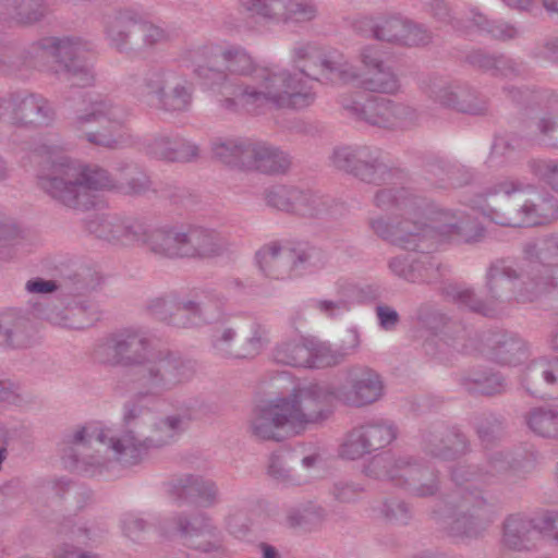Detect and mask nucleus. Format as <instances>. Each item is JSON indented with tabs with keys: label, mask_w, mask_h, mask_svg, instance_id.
<instances>
[{
	"label": "nucleus",
	"mask_w": 558,
	"mask_h": 558,
	"mask_svg": "<svg viewBox=\"0 0 558 558\" xmlns=\"http://www.w3.org/2000/svg\"><path fill=\"white\" fill-rule=\"evenodd\" d=\"M322 399L317 385L300 388L289 399H276L258 405L252 418L253 433L263 439H280L296 434L319 420L314 408Z\"/></svg>",
	"instance_id": "nucleus-1"
},
{
	"label": "nucleus",
	"mask_w": 558,
	"mask_h": 558,
	"mask_svg": "<svg viewBox=\"0 0 558 558\" xmlns=\"http://www.w3.org/2000/svg\"><path fill=\"white\" fill-rule=\"evenodd\" d=\"M39 184L64 205L84 209L93 205L94 192L111 186L104 170L83 169L64 161L53 162Z\"/></svg>",
	"instance_id": "nucleus-2"
},
{
	"label": "nucleus",
	"mask_w": 558,
	"mask_h": 558,
	"mask_svg": "<svg viewBox=\"0 0 558 558\" xmlns=\"http://www.w3.org/2000/svg\"><path fill=\"white\" fill-rule=\"evenodd\" d=\"M215 155L227 163L265 173H278L289 166V159L283 153L265 144L242 146L229 141L217 144Z\"/></svg>",
	"instance_id": "nucleus-3"
},
{
	"label": "nucleus",
	"mask_w": 558,
	"mask_h": 558,
	"mask_svg": "<svg viewBox=\"0 0 558 558\" xmlns=\"http://www.w3.org/2000/svg\"><path fill=\"white\" fill-rule=\"evenodd\" d=\"M311 73H300V77L294 80L286 77L283 74L274 75L264 82V88L267 90L245 92L242 99L245 102L270 101L278 107L304 108L308 106L313 99V94L306 87V81L310 75L317 74L307 68Z\"/></svg>",
	"instance_id": "nucleus-4"
},
{
	"label": "nucleus",
	"mask_w": 558,
	"mask_h": 558,
	"mask_svg": "<svg viewBox=\"0 0 558 558\" xmlns=\"http://www.w3.org/2000/svg\"><path fill=\"white\" fill-rule=\"evenodd\" d=\"M110 430H104L97 424H90L77 430L73 438L75 451L80 454L88 456L90 450L101 451V447L112 450L116 458L126 465L136 463L145 451V445L133 444V437L125 435L123 438L116 439L113 436L108 438Z\"/></svg>",
	"instance_id": "nucleus-5"
},
{
	"label": "nucleus",
	"mask_w": 558,
	"mask_h": 558,
	"mask_svg": "<svg viewBox=\"0 0 558 558\" xmlns=\"http://www.w3.org/2000/svg\"><path fill=\"white\" fill-rule=\"evenodd\" d=\"M242 5L274 24L310 22L317 15L312 0H240Z\"/></svg>",
	"instance_id": "nucleus-6"
},
{
	"label": "nucleus",
	"mask_w": 558,
	"mask_h": 558,
	"mask_svg": "<svg viewBox=\"0 0 558 558\" xmlns=\"http://www.w3.org/2000/svg\"><path fill=\"white\" fill-rule=\"evenodd\" d=\"M149 241L154 251L170 257L206 256L213 252L208 248L210 238L196 230L189 234H172L157 231L150 235Z\"/></svg>",
	"instance_id": "nucleus-7"
},
{
	"label": "nucleus",
	"mask_w": 558,
	"mask_h": 558,
	"mask_svg": "<svg viewBox=\"0 0 558 558\" xmlns=\"http://www.w3.org/2000/svg\"><path fill=\"white\" fill-rule=\"evenodd\" d=\"M531 527V522L524 521L519 517L509 518L505 524V543L513 548L523 547V537L529 534H534L536 531L558 541V514L556 517L544 515L543 518H538L534 522L533 529Z\"/></svg>",
	"instance_id": "nucleus-8"
},
{
	"label": "nucleus",
	"mask_w": 558,
	"mask_h": 558,
	"mask_svg": "<svg viewBox=\"0 0 558 558\" xmlns=\"http://www.w3.org/2000/svg\"><path fill=\"white\" fill-rule=\"evenodd\" d=\"M259 269L270 278L279 279L292 276L296 268L294 253L276 243L264 246L256 255Z\"/></svg>",
	"instance_id": "nucleus-9"
},
{
	"label": "nucleus",
	"mask_w": 558,
	"mask_h": 558,
	"mask_svg": "<svg viewBox=\"0 0 558 558\" xmlns=\"http://www.w3.org/2000/svg\"><path fill=\"white\" fill-rule=\"evenodd\" d=\"M276 357L281 363L303 367H325L338 362L330 349L325 345L310 348L306 344H294L279 351Z\"/></svg>",
	"instance_id": "nucleus-10"
},
{
	"label": "nucleus",
	"mask_w": 558,
	"mask_h": 558,
	"mask_svg": "<svg viewBox=\"0 0 558 558\" xmlns=\"http://www.w3.org/2000/svg\"><path fill=\"white\" fill-rule=\"evenodd\" d=\"M363 62L367 68L364 81L366 88L381 93H393L397 89L395 75L385 70L376 57L365 54Z\"/></svg>",
	"instance_id": "nucleus-11"
},
{
	"label": "nucleus",
	"mask_w": 558,
	"mask_h": 558,
	"mask_svg": "<svg viewBox=\"0 0 558 558\" xmlns=\"http://www.w3.org/2000/svg\"><path fill=\"white\" fill-rule=\"evenodd\" d=\"M112 31L119 35H124L125 33L163 32L160 26L156 25L145 15L132 10L121 12L114 17Z\"/></svg>",
	"instance_id": "nucleus-12"
},
{
	"label": "nucleus",
	"mask_w": 558,
	"mask_h": 558,
	"mask_svg": "<svg viewBox=\"0 0 558 558\" xmlns=\"http://www.w3.org/2000/svg\"><path fill=\"white\" fill-rule=\"evenodd\" d=\"M383 393V384L379 376L373 372H365L354 385L352 403L364 405L379 399Z\"/></svg>",
	"instance_id": "nucleus-13"
},
{
	"label": "nucleus",
	"mask_w": 558,
	"mask_h": 558,
	"mask_svg": "<svg viewBox=\"0 0 558 558\" xmlns=\"http://www.w3.org/2000/svg\"><path fill=\"white\" fill-rule=\"evenodd\" d=\"M464 29L470 33H488L492 35H510L514 27L504 22H492L477 10H471L465 20Z\"/></svg>",
	"instance_id": "nucleus-14"
},
{
	"label": "nucleus",
	"mask_w": 558,
	"mask_h": 558,
	"mask_svg": "<svg viewBox=\"0 0 558 558\" xmlns=\"http://www.w3.org/2000/svg\"><path fill=\"white\" fill-rule=\"evenodd\" d=\"M5 11L16 20L17 23L31 24L37 22L45 14V7L36 1H21L15 4V1H5Z\"/></svg>",
	"instance_id": "nucleus-15"
},
{
	"label": "nucleus",
	"mask_w": 558,
	"mask_h": 558,
	"mask_svg": "<svg viewBox=\"0 0 558 558\" xmlns=\"http://www.w3.org/2000/svg\"><path fill=\"white\" fill-rule=\"evenodd\" d=\"M530 427L537 434L558 438V412L536 411L529 420Z\"/></svg>",
	"instance_id": "nucleus-16"
},
{
	"label": "nucleus",
	"mask_w": 558,
	"mask_h": 558,
	"mask_svg": "<svg viewBox=\"0 0 558 558\" xmlns=\"http://www.w3.org/2000/svg\"><path fill=\"white\" fill-rule=\"evenodd\" d=\"M423 31L420 24L402 16L379 17V35H404Z\"/></svg>",
	"instance_id": "nucleus-17"
},
{
	"label": "nucleus",
	"mask_w": 558,
	"mask_h": 558,
	"mask_svg": "<svg viewBox=\"0 0 558 558\" xmlns=\"http://www.w3.org/2000/svg\"><path fill=\"white\" fill-rule=\"evenodd\" d=\"M361 430L371 450L379 449L390 444L396 437L395 429L387 424L369 425L362 427Z\"/></svg>",
	"instance_id": "nucleus-18"
},
{
	"label": "nucleus",
	"mask_w": 558,
	"mask_h": 558,
	"mask_svg": "<svg viewBox=\"0 0 558 558\" xmlns=\"http://www.w3.org/2000/svg\"><path fill=\"white\" fill-rule=\"evenodd\" d=\"M368 451H371V449L367 445L366 438H364V434H362L361 428L351 432L340 447V456L348 460H355L361 458Z\"/></svg>",
	"instance_id": "nucleus-19"
},
{
	"label": "nucleus",
	"mask_w": 558,
	"mask_h": 558,
	"mask_svg": "<svg viewBox=\"0 0 558 558\" xmlns=\"http://www.w3.org/2000/svg\"><path fill=\"white\" fill-rule=\"evenodd\" d=\"M365 119L372 124L386 126L393 109L389 101H369L364 107Z\"/></svg>",
	"instance_id": "nucleus-20"
},
{
	"label": "nucleus",
	"mask_w": 558,
	"mask_h": 558,
	"mask_svg": "<svg viewBox=\"0 0 558 558\" xmlns=\"http://www.w3.org/2000/svg\"><path fill=\"white\" fill-rule=\"evenodd\" d=\"M177 423L178 421L172 418L166 422H162L160 425L156 426L153 429V435L148 437L149 441L156 445H163L168 442L177 433Z\"/></svg>",
	"instance_id": "nucleus-21"
},
{
	"label": "nucleus",
	"mask_w": 558,
	"mask_h": 558,
	"mask_svg": "<svg viewBox=\"0 0 558 558\" xmlns=\"http://www.w3.org/2000/svg\"><path fill=\"white\" fill-rule=\"evenodd\" d=\"M351 28L355 33L379 35V19L356 16L351 21Z\"/></svg>",
	"instance_id": "nucleus-22"
},
{
	"label": "nucleus",
	"mask_w": 558,
	"mask_h": 558,
	"mask_svg": "<svg viewBox=\"0 0 558 558\" xmlns=\"http://www.w3.org/2000/svg\"><path fill=\"white\" fill-rule=\"evenodd\" d=\"M524 217L522 220L518 222L510 223L513 227H532L536 225H543L556 217V211H553L550 215L539 216L536 215L534 208L524 207L523 208Z\"/></svg>",
	"instance_id": "nucleus-23"
},
{
	"label": "nucleus",
	"mask_w": 558,
	"mask_h": 558,
	"mask_svg": "<svg viewBox=\"0 0 558 558\" xmlns=\"http://www.w3.org/2000/svg\"><path fill=\"white\" fill-rule=\"evenodd\" d=\"M190 95L186 90H177L172 95H167L163 105L168 110H180L187 106Z\"/></svg>",
	"instance_id": "nucleus-24"
},
{
	"label": "nucleus",
	"mask_w": 558,
	"mask_h": 558,
	"mask_svg": "<svg viewBox=\"0 0 558 558\" xmlns=\"http://www.w3.org/2000/svg\"><path fill=\"white\" fill-rule=\"evenodd\" d=\"M142 345L141 340L137 337H130L129 340L118 341L114 345V351L118 355H123L126 351L136 352L137 349ZM124 357L121 356V360Z\"/></svg>",
	"instance_id": "nucleus-25"
},
{
	"label": "nucleus",
	"mask_w": 558,
	"mask_h": 558,
	"mask_svg": "<svg viewBox=\"0 0 558 558\" xmlns=\"http://www.w3.org/2000/svg\"><path fill=\"white\" fill-rule=\"evenodd\" d=\"M26 288L29 292L46 293L53 291L56 289V284L52 281L38 279L28 281Z\"/></svg>",
	"instance_id": "nucleus-26"
},
{
	"label": "nucleus",
	"mask_w": 558,
	"mask_h": 558,
	"mask_svg": "<svg viewBox=\"0 0 558 558\" xmlns=\"http://www.w3.org/2000/svg\"><path fill=\"white\" fill-rule=\"evenodd\" d=\"M378 317L384 328L389 329L397 323V313L389 307H379Z\"/></svg>",
	"instance_id": "nucleus-27"
},
{
	"label": "nucleus",
	"mask_w": 558,
	"mask_h": 558,
	"mask_svg": "<svg viewBox=\"0 0 558 558\" xmlns=\"http://www.w3.org/2000/svg\"><path fill=\"white\" fill-rule=\"evenodd\" d=\"M541 174L544 175L548 183L551 184L553 187L558 191V162L554 165H548L547 170L541 172Z\"/></svg>",
	"instance_id": "nucleus-28"
},
{
	"label": "nucleus",
	"mask_w": 558,
	"mask_h": 558,
	"mask_svg": "<svg viewBox=\"0 0 558 558\" xmlns=\"http://www.w3.org/2000/svg\"><path fill=\"white\" fill-rule=\"evenodd\" d=\"M262 348V342H260V339H252L250 340L248 342V348L247 349H244L243 351L241 352H236L235 355L238 357H250V356H254L255 354H257L259 352Z\"/></svg>",
	"instance_id": "nucleus-29"
},
{
	"label": "nucleus",
	"mask_w": 558,
	"mask_h": 558,
	"mask_svg": "<svg viewBox=\"0 0 558 558\" xmlns=\"http://www.w3.org/2000/svg\"><path fill=\"white\" fill-rule=\"evenodd\" d=\"M182 531L190 536H205V534L208 533L203 526L199 525L198 519L194 520V522L191 524V527L187 525L183 526Z\"/></svg>",
	"instance_id": "nucleus-30"
},
{
	"label": "nucleus",
	"mask_w": 558,
	"mask_h": 558,
	"mask_svg": "<svg viewBox=\"0 0 558 558\" xmlns=\"http://www.w3.org/2000/svg\"><path fill=\"white\" fill-rule=\"evenodd\" d=\"M504 2L518 10H530L535 4V0H504Z\"/></svg>",
	"instance_id": "nucleus-31"
},
{
	"label": "nucleus",
	"mask_w": 558,
	"mask_h": 558,
	"mask_svg": "<svg viewBox=\"0 0 558 558\" xmlns=\"http://www.w3.org/2000/svg\"><path fill=\"white\" fill-rule=\"evenodd\" d=\"M545 11L558 15V0H541Z\"/></svg>",
	"instance_id": "nucleus-32"
},
{
	"label": "nucleus",
	"mask_w": 558,
	"mask_h": 558,
	"mask_svg": "<svg viewBox=\"0 0 558 558\" xmlns=\"http://www.w3.org/2000/svg\"><path fill=\"white\" fill-rule=\"evenodd\" d=\"M320 66H322L320 75L323 77H325L326 80H330L331 82H333L335 81L333 76L336 75V73L333 72V69L330 66L329 62L323 61L320 63Z\"/></svg>",
	"instance_id": "nucleus-33"
},
{
	"label": "nucleus",
	"mask_w": 558,
	"mask_h": 558,
	"mask_svg": "<svg viewBox=\"0 0 558 558\" xmlns=\"http://www.w3.org/2000/svg\"><path fill=\"white\" fill-rule=\"evenodd\" d=\"M268 202H269L272 206L278 207V208H280V209H288V204H287L286 202H283V201L281 199V197L277 199L275 196H271V195H270V196L268 197Z\"/></svg>",
	"instance_id": "nucleus-34"
},
{
	"label": "nucleus",
	"mask_w": 558,
	"mask_h": 558,
	"mask_svg": "<svg viewBox=\"0 0 558 558\" xmlns=\"http://www.w3.org/2000/svg\"><path fill=\"white\" fill-rule=\"evenodd\" d=\"M160 156L168 160H183L184 159V156L178 151L165 153V154L162 153Z\"/></svg>",
	"instance_id": "nucleus-35"
},
{
	"label": "nucleus",
	"mask_w": 558,
	"mask_h": 558,
	"mask_svg": "<svg viewBox=\"0 0 558 558\" xmlns=\"http://www.w3.org/2000/svg\"><path fill=\"white\" fill-rule=\"evenodd\" d=\"M89 140L92 142H96L97 144H100V145H106V146L113 145V141L107 138V136L105 134H101L99 138L90 137Z\"/></svg>",
	"instance_id": "nucleus-36"
},
{
	"label": "nucleus",
	"mask_w": 558,
	"mask_h": 558,
	"mask_svg": "<svg viewBox=\"0 0 558 558\" xmlns=\"http://www.w3.org/2000/svg\"><path fill=\"white\" fill-rule=\"evenodd\" d=\"M263 550H264V558H277V553L272 547L265 545L263 547Z\"/></svg>",
	"instance_id": "nucleus-37"
},
{
	"label": "nucleus",
	"mask_w": 558,
	"mask_h": 558,
	"mask_svg": "<svg viewBox=\"0 0 558 558\" xmlns=\"http://www.w3.org/2000/svg\"><path fill=\"white\" fill-rule=\"evenodd\" d=\"M1 400H2V403L7 402V403H11L15 400V396L10 392H5L4 391V387L2 386V397H1Z\"/></svg>",
	"instance_id": "nucleus-38"
},
{
	"label": "nucleus",
	"mask_w": 558,
	"mask_h": 558,
	"mask_svg": "<svg viewBox=\"0 0 558 558\" xmlns=\"http://www.w3.org/2000/svg\"><path fill=\"white\" fill-rule=\"evenodd\" d=\"M235 59L236 62L242 63L243 65L251 63V59L245 53H236Z\"/></svg>",
	"instance_id": "nucleus-39"
},
{
	"label": "nucleus",
	"mask_w": 558,
	"mask_h": 558,
	"mask_svg": "<svg viewBox=\"0 0 558 558\" xmlns=\"http://www.w3.org/2000/svg\"><path fill=\"white\" fill-rule=\"evenodd\" d=\"M319 307L322 311L329 312L335 307V305L331 302H320Z\"/></svg>",
	"instance_id": "nucleus-40"
},
{
	"label": "nucleus",
	"mask_w": 558,
	"mask_h": 558,
	"mask_svg": "<svg viewBox=\"0 0 558 558\" xmlns=\"http://www.w3.org/2000/svg\"><path fill=\"white\" fill-rule=\"evenodd\" d=\"M99 120V119H102L104 116H102V111L101 110H97V111H94L88 118H87V121L89 120Z\"/></svg>",
	"instance_id": "nucleus-41"
},
{
	"label": "nucleus",
	"mask_w": 558,
	"mask_h": 558,
	"mask_svg": "<svg viewBox=\"0 0 558 558\" xmlns=\"http://www.w3.org/2000/svg\"><path fill=\"white\" fill-rule=\"evenodd\" d=\"M63 558H94V557L86 556V555H77L76 553L72 551V553L66 554Z\"/></svg>",
	"instance_id": "nucleus-42"
},
{
	"label": "nucleus",
	"mask_w": 558,
	"mask_h": 558,
	"mask_svg": "<svg viewBox=\"0 0 558 558\" xmlns=\"http://www.w3.org/2000/svg\"><path fill=\"white\" fill-rule=\"evenodd\" d=\"M60 54H64V56L70 54V48H68V47L58 48V56H60Z\"/></svg>",
	"instance_id": "nucleus-43"
},
{
	"label": "nucleus",
	"mask_w": 558,
	"mask_h": 558,
	"mask_svg": "<svg viewBox=\"0 0 558 558\" xmlns=\"http://www.w3.org/2000/svg\"><path fill=\"white\" fill-rule=\"evenodd\" d=\"M314 460H315V459H314L313 457H306V458H304L303 463H304L306 466H310V465H312V463L314 462Z\"/></svg>",
	"instance_id": "nucleus-44"
},
{
	"label": "nucleus",
	"mask_w": 558,
	"mask_h": 558,
	"mask_svg": "<svg viewBox=\"0 0 558 558\" xmlns=\"http://www.w3.org/2000/svg\"><path fill=\"white\" fill-rule=\"evenodd\" d=\"M545 379L547 383H553L555 380V377L551 375V373L546 372Z\"/></svg>",
	"instance_id": "nucleus-45"
},
{
	"label": "nucleus",
	"mask_w": 558,
	"mask_h": 558,
	"mask_svg": "<svg viewBox=\"0 0 558 558\" xmlns=\"http://www.w3.org/2000/svg\"><path fill=\"white\" fill-rule=\"evenodd\" d=\"M32 102H33V101H32V99L24 100V101L22 102V107H23V109H26V107H27L28 105H31Z\"/></svg>",
	"instance_id": "nucleus-46"
},
{
	"label": "nucleus",
	"mask_w": 558,
	"mask_h": 558,
	"mask_svg": "<svg viewBox=\"0 0 558 558\" xmlns=\"http://www.w3.org/2000/svg\"><path fill=\"white\" fill-rule=\"evenodd\" d=\"M231 337H232V332H231L230 330H228V331H226V332L223 333V338H225L226 340L231 339Z\"/></svg>",
	"instance_id": "nucleus-47"
},
{
	"label": "nucleus",
	"mask_w": 558,
	"mask_h": 558,
	"mask_svg": "<svg viewBox=\"0 0 558 558\" xmlns=\"http://www.w3.org/2000/svg\"><path fill=\"white\" fill-rule=\"evenodd\" d=\"M413 238H418L421 240V233L412 234ZM422 236H426V233L424 232Z\"/></svg>",
	"instance_id": "nucleus-48"
},
{
	"label": "nucleus",
	"mask_w": 558,
	"mask_h": 558,
	"mask_svg": "<svg viewBox=\"0 0 558 558\" xmlns=\"http://www.w3.org/2000/svg\"><path fill=\"white\" fill-rule=\"evenodd\" d=\"M128 363L137 362L136 360H133L131 356L125 357Z\"/></svg>",
	"instance_id": "nucleus-49"
},
{
	"label": "nucleus",
	"mask_w": 558,
	"mask_h": 558,
	"mask_svg": "<svg viewBox=\"0 0 558 558\" xmlns=\"http://www.w3.org/2000/svg\"><path fill=\"white\" fill-rule=\"evenodd\" d=\"M336 158H337V162H338V165L340 166V160H339V158H340V151L336 153Z\"/></svg>",
	"instance_id": "nucleus-50"
},
{
	"label": "nucleus",
	"mask_w": 558,
	"mask_h": 558,
	"mask_svg": "<svg viewBox=\"0 0 558 558\" xmlns=\"http://www.w3.org/2000/svg\"><path fill=\"white\" fill-rule=\"evenodd\" d=\"M83 75L86 77L87 81H89L92 77H89L87 72H84Z\"/></svg>",
	"instance_id": "nucleus-51"
},
{
	"label": "nucleus",
	"mask_w": 558,
	"mask_h": 558,
	"mask_svg": "<svg viewBox=\"0 0 558 558\" xmlns=\"http://www.w3.org/2000/svg\"><path fill=\"white\" fill-rule=\"evenodd\" d=\"M65 68H66L69 71H71V70H72V65H70V64H68V63H65Z\"/></svg>",
	"instance_id": "nucleus-52"
}]
</instances>
